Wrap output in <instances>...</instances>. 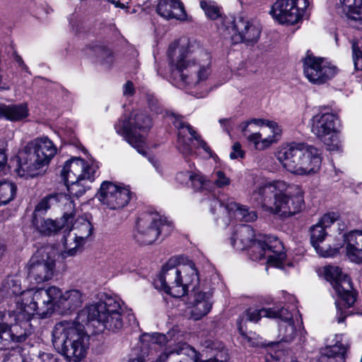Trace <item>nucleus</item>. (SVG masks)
Here are the masks:
<instances>
[{
	"mask_svg": "<svg viewBox=\"0 0 362 362\" xmlns=\"http://www.w3.org/2000/svg\"><path fill=\"white\" fill-rule=\"evenodd\" d=\"M168 54L171 59L172 74L181 85L195 87L203 86L211 74V57L209 53L192 45L178 47L175 41L169 46Z\"/></svg>",
	"mask_w": 362,
	"mask_h": 362,
	"instance_id": "f257e3e1",
	"label": "nucleus"
},
{
	"mask_svg": "<svg viewBox=\"0 0 362 362\" xmlns=\"http://www.w3.org/2000/svg\"><path fill=\"white\" fill-rule=\"evenodd\" d=\"M253 196L263 207L282 217L299 213L304 206L302 188L281 180L265 184Z\"/></svg>",
	"mask_w": 362,
	"mask_h": 362,
	"instance_id": "f03ea898",
	"label": "nucleus"
},
{
	"mask_svg": "<svg viewBox=\"0 0 362 362\" xmlns=\"http://www.w3.org/2000/svg\"><path fill=\"white\" fill-rule=\"evenodd\" d=\"M232 245L238 250L249 248L252 260L258 261L263 258L273 267H281L286 257L281 242L273 235H259L255 238L253 229L249 225L241 224L231 238Z\"/></svg>",
	"mask_w": 362,
	"mask_h": 362,
	"instance_id": "7ed1b4c3",
	"label": "nucleus"
},
{
	"mask_svg": "<svg viewBox=\"0 0 362 362\" xmlns=\"http://www.w3.org/2000/svg\"><path fill=\"white\" fill-rule=\"evenodd\" d=\"M85 324L78 319L62 320L52 330V343L66 362H81L85 358L89 346V336L85 331Z\"/></svg>",
	"mask_w": 362,
	"mask_h": 362,
	"instance_id": "20e7f679",
	"label": "nucleus"
},
{
	"mask_svg": "<svg viewBox=\"0 0 362 362\" xmlns=\"http://www.w3.org/2000/svg\"><path fill=\"white\" fill-rule=\"evenodd\" d=\"M276 158L290 173L310 176L320 171L322 157L320 150L303 142H291L281 145Z\"/></svg>",
	"mask_w": 362,
	"mask_h": 362,
	"instance_id": "39448f33",
	"label": "nucleus"
},
{
	"mask_svg": "<svg viewBox=\"0 0 362 362\" xmlns=\"http://www.w3.org/2000/svg\"><path fill=\"white\" fill-rule=\"evenodd\" d=\"M57 153V148L47 137L37 138L27 144L18 156L16 172L19 177H33L43 171Z\"/></svg>",
	"mask_w": 362,
	"mask_h": 362,
	"instance_id": "423d86ee",
	"label": "nucleus"
},
{
	"mask_svg": "<svg viewBox=\"0 0 362 362\" xmlns=\"http://www.w3.org/2000/svg\"><path fill=\"white\" fill-rule=\"evenodd\" d=\"M25 314L17 307L8 314L0 311V349L23 342L34 332L31 319H27Z\"/></svg>",
	"mask_w": 362,
	"mask_h": 362,
	"instance_id": "0eeeda50",
	"label": "nucleus"
},
{
	"mask_svg": "<svg viewBox=\"0 0 362 362\" xmlns=\"http://www.w3.org/2000/svg\"><path fill=\"white\" fill-rule=\"evenodd\" d=\"M324 275L340 298V303H335L337 310L336 319L338 323H341L348 315H351L354 313L343 310L340 307V304L344 308L355 307L357 303L358 292L354 289L350 278L343 274L339 267L332 265L325 267Z\"/></svg>",
	"mask_w": 362,
	"mask_h": 362,
	"instance_id": "6e6552de",
	"label": "nucleus"
},
{
	"mask_svg": "<svg viewBox=\"0 0 362 362\" xmlns=\"http://www.w3.org/2000/svg\"><path fill=\"white\" fill-rule=\"evenodd\" d=\"M58 287L52 286L47 289L24 291L21 297L16 299V307L25 314L27 319L37 315L41 318L50 315L54 309Z\"/></svg>",
	"mask_w": 362,
	"mask_h": 362,
	"instance_id": "1a4fd4ad",
	"label": "nucleus"
},
{
	"mask_svg": "<svg viewBox=\"0 0 362 362\" xmlns=\"http://www.w3.org/2000/svg\"><path fill=\"white\" fill-rule=\"evenodd\" d=\"M262 317L269 318H279L281 322L279 325V336L281 337V341L290 342L294 339L296 334V329L293 324L292 315L288 311L281 308L276 309L275 308L252 309L249 308L240 317L238 320V329L239 333L246 339L250 341V337L243 330V322L250 321L257 322Z\"/></svg>",
	"mask_w": 362,
	"mask_h": 362,
	"instance_id": "9d476101",
	"label": "nucleus"
},
{
	"mask_svg": "<svg viewBox=\"0 0 362 362\" xmlns=\"http://www.w3.org/2000/svg\"><path fill=\"white\" fill-rule=\"evenodd\" d=\"M172 223L156 212H144L136 219L133 231L134 240L140 245L155 243L160 235L168 236L173 230Z\"/></svg>",
	"mask_w": 362,
	"mask_h": 362,
	"instance_id": "9b49d317",
	"label": "nucleus"
},
{
	"mask_svg": "<svg viewBox=\"0 0 362 362\" xmlns=\"http://www.w3.org/2000/svg\"><path fill=\"white\" fill-rule=\"evenodd\" d=\"M152 127L151 118L142 111H134L131 116H122L115 124L116 132L122 136L124 139L137 151L145 155L144 149V137L137 134L136 130L146 132Z\"/></svg>",
	"mask_w": 362,
	"mask_h": 362,
	"instance_id": "f8f14e48",
	"label": "nucleus"
},
{
	"mask_svg": "<svg viewBox=\"0 0 362 362\" xmlns=\"http://www.w3.org/2000/svg\"><path fill=\"white\" fill-rule=\"evenodd\" d=\"M221 26L233 35V40L235 42H256L261 33L257 22L244 13L237 16H224L222 18Z\"/></svg>",
	"mask_w": 362,
	"mask_h": 362,
	"instance_id": "ddd939ff",
	"label": "nucleus"
},
{
	"mask_svg": "<svg viewBox=\"0 0 362 362\" xmlns=\"http://www.w3.org/2000/svg\"><path fill=\"white\" fill-rule=\"evenodd\" d=\"M337 115L329 112L326 108L314 115L311 119V132L326 146L328 151H339L341 144L336 134L335 122Z\"/></svg>",
	"mask_w": 362,
	"mask_h": 362,
	"instance_id": "4468645a",
	"label": "nucleus"
},
{
	"mask_svg": "<svg viewBox=\"0 0 362 362\" xmlns=\"http://www.w3.org/2000/svg\"><path fill=\"white\" fill-rule=\"evenodd\" d=\"M54 252L48 247H42L31 257L28 263V278L36 284L50 280L55 272Z\"/></svg>",
	"mask_w": 362,
	"mask_h": 362,
	"instance_id": "2eb2a0df",
	"label": "nucleus"
},
{
	"mask_svg": "<svg viewBox=\"0 0 362 362\" xmlns=\"http://www.w3.org/2000/svg\"><path fill=\"white\" fill-rule=\"evenodd\" d=\"M308 4V0H277L270 14L281 24L294 25L301 20Z\"/></svg>",
	"mask_w": 362,
	"mask_h": 362,
	"instance_id": "dca6fc26",
	"label": "nucleus"
},
{
	"mask_svg": "<svg viewBox=\"0 0 362 362\" xmlns=\"http://www.w3.org/2000/svg\"><path fill=\"white\" fill-rule=\"evenodd\" d=\"M170 118L171 122L177 129V148L184 156H189L192 153L191 148L192 139H194L199 147L204 151L208 153H211V149L207 144L197 134L190 124L183 121L182 117L173 113L170 115Z\"/></svg>",
	"mask_w": 362,
	"mask_h": 362,
	"instance_id": "f3484780",
	"label": "nucleus"
},
{
	"mask_svg": "<svg viewBox=\"0 0 362 362\" xmlns=\"http://www.w3.org/2000/svg\"><path fill=\"white\" fill-rule=\"evenodd\" d=\"M303 72L310 82L322 84L335 75L337 68L325 59L308 53L303 60Z\"/></svg>",
	"mask_w": 362,
	"mask_h": 362,
	"instance_id": "a211bd4d",
	"label": "nucleus"
},
{
	"mask_svg": "<svg viewBox=\"0 0 362 362\" xmlns=\"http://www.w3.org/2000/svg\"><path fill=\"white\" fill-rule=\"evenodd\" d=\"M122 311L119 300L116 298L105 296L95 304L90 305L78 313V319L87 323L100 322L103 317H110Z\"/></svg>",
	"mask_w": 362,
	"mask_h": 362,
	"instance_id": "6ab92c4d",
	"label": "nucleus"
},
{
	"mask_svg": "<svg viewBox=\"0 0 362 362\" xmlns=\"http://www.w3.org/2000/svg\"><path fill=\"white\" fill-rule=\"evenodd\" d=\"M156 284L165 293L175 298L185 295L183 284H181L180 268L175 267V261L173 259H170L163 267Z\"/></svg>",
	"mask_w": 362,
	"mask_h": 362,
	"instance_id": "aec40b11",
	"label": "nucleus"
},
{
	"mask_svg": "<svg viewBox=\"0 0 362 362\" xmlns=\"http://www.w3.org/2000/svg\"><path fill=\"white\" fill-rule=\"evenodd\" d=\"M131 198L130 190L109 181H104L100 186L98 199L112 210L125 206Z\"/></svg>",
	"mask_w": 362,
	"mask_h": 362,
	"instance_id": "412c9836",
	"label": "nucleus"
},
{
	"mask_svg": "<svg viewBox=\"0 0 362 362\" xmlns=\"http://www.w3.org/2000/svg\"><path fill=\"white\" fill-rule=\"evenodd\" d=\"M98 168L96 164L90 165L81 158H73L65 163L61 175L64 182H76L85 180L92 182Z\"/></svg>",
	"mask_w": 362,
	"mask_h": 362,
	"instance_id": "4be33fe9",
	"label": "nucleus"
},
{
	"mask_svg": "<svg viewBox=\"0 0 362 362\" xmlns=\"http://www.w3.org/2000/svg\"><path fill=\"white\" fill-rule=\"evenodd\" d=\"M176 354L180 356L178 362H227L226 360L219 361L216 358L201 360L197 351L186 343L178 344L173 349L161 354L156 362H165L170 355Z\"/></svg>",
	"mask_w": 362,
	"mask_h": 362,
	"instance_id": "5701e85b",
	"label": "nucleus"
},
{
	"mask_svg": "<svg viewBox=\"0 0 362 362\" xmlns=\"http://www.w3.org/2000/svg\"><path fill=\"white\" fill-rule=\"evenodd\" d=\"M84 295L80 290L73 288L62 292L58 288L55 305L62 313L73 312L82 305Z\"/></svg>",
	"mask_w": 362,
	"mask_h": 362,
	"instance_id": "b1692460",
	"label": "nucleus"
},
{
	"mask_svg": "<svg viewBox=\"0 0 362 362\" xmlns=\"http://www.w3.org/2000/svg\"><path fill=\"white\" fill-rule=\"evenodd\" d=\"M156 11L159 16L168 20L184 21L187 17L184 5L179 0H159Z\"/></svg>",
	"mask_w": 362,
	"mask_h": 362,
	"instance_id": "393cba45",
	"label": "nucleus"
},
{
	"mask_svg": "<svg viewBox=\"0 0 362 362\" xmlns=\"http://www.w3.org/2000/svg\"><path fill=\"white\" fill-rule=\"evenodd\" d=\"M344 237L348 258L353 262L362 263V231L353 230Z\"/></svg>",
	"mask_w": 362,
	"mask_h": 362,
	"instance_id": "a878e982",
	"label": "nucleus"
},
{
	"mask_svg": "<svg viewBox=\"0 0 362 362\" xmlns=\"http://www.w3.org/2000/svg\"><path fill=\"white\" fill-rule=\"evenodd\" d=\"M181 273V284H183L185 295L189 288L194 290L199 284V273L194 262L187 260L186 263L180 265Z\"/></svg>",
	"mask_w": 362,
	"mask_h": 362,
	"instance_id": "bb28decb",
	"label": "nucleus"
},
{
	"mask_svg": "<svg viewBox=\"0 0 362 362\" xmlns=\"http://www.w3.org/2000/svg\"><path fill=\"white\" fill-rule=\"evenodd\" d=\"M347 349V344L337 340L334 344L322 349L318 362H345Z\"/></svg>",
	"mask_w": 362,
	"mask_h": 362,
	"instance_id": "cd10ccee",
	"label": "nucleus"
},
{
	"mask_svg": "<svg viewBox=\"0 0 362 362\" xmlns=\"http://www.w3.org/2000/svg\"><path fill=\"white\" fill-rule=\"evenodd\" d=\"M215 204L219 205V209L222 212L229 211L228 216L232 214L235 218L240 221H254L257 219V214L253 211H249L247 206L239 205L235 202H230L226 206H221L218 201L215 200Z\"/></svg>",
	"mask_w": 362,
	"mask_h": 362,
	"instance_id": "c85d7f7f",
	"label": "nucleus"
},
{
	"mask_svg": "<svg viewBox=\"0 0 362 362\" xmlns=\"http://www.w3.org/2000/svg\"><path fill=\"white\" fill-rule=\"evenodd\" d=\"M325 229L318 223L310 228V243L316 251L325 257L333 256L337 252V250L334 251L324 250L322 247L320 246V243H322L327 236Z\"/></svg>",
	"mask_w": 362,
	"mask_h": 362,
	"instance_id": "c756f323",
	"label": "nucleus"
},
{
	"mask_svg": "<svg viewBox=\"0 0 362 362\" xmlns=\"http://www.w3.org/2000/svg\"><path fill=\"white\" fill-rule=\"evenodd\" d=\"M210 296L209 293L204 292H199L196 294L194 304L191 311V316L194 320H200L211 309Z\"/></svg>",
	"mask_w": 362,
	"mask_h": 362,
	"instance_id": "7c9ffc66",
	"label": "nucleus"
},
{
	"mask_svg": "<svg viewBox=\"0 0 362 362\" xmlns=\"http://www.w3.org/2000/svg\"><path fill=\"white\" fill-rule=\"evenodd\" d=\"M93 226L87 216H79L72 225V233L74 238H79L84 243L93 233Z\"/></svg>",
	"mask_w": 362,
	"mask_h": 362,
	"instance_id": "2f4dec72",
	"label": "nucleus"
},
{
	"mask_svg": "<svg viewBox=\"0 0 362 362\" xmlns=\"http://www.w3.org/2000/svg\"><path fill=\"white\" fill-rule=\"evenodd\" d=\"M29 115L26 103L6 105L5 119L11 122H20Z\"/></svg>",
	"mask_w": 362,
	"mask_h": 362,
	"instance_id": "473e14b6",
	"label": "nucleus"
},
{
	"mask_svg": "<svg viewBox=\"0 0 362 362\" xmlns=\"http://www.w3.org/2000/svg\"><path fill=\"white\" fill-rule=\"evenodd\" d=\"M281 135L272 134L271 136L262 139V134L259 132L251 133L247 136V141L252 144L256 150L263 151L269 148L273 144L277 142Z\"/></svg>",
	"mask_w": 362,
	"mask_h": 362,
	"instance_id": "72a5a7b5",
	"label": "nucleus"
},
{
	"mask_svg": "<svg viewBox=\"0 0 362 362\" xmlns=\"http://www.w3.org/2000/svg\"><path fill=\"white\" fill-rule=\"evenodd\" d=\"M90 54H93L98 63L105 67H110L113 62L114 57L110 49L102 44H96L90 47Z\"/></svg>",
	"mask_w": 362,
	"mask_h": 362,
	"instance_id": "f704fd0d",
	"label": "nucleus"
},
{
	"mask_svg": "<svg viewBox=\"0 0 362 362\" xmlns=\"http://www.w3.org/2000/svg\"><path fill=\"white\" fill-rule=\"evenodd\" d=\"M33 225L42 234L49 235L57 232L60 226L52 219H45L42 216H33Z\"/></svg>",
	"mask_w": 362,
	"mask_h": 362,
	"instance_id": "c9c22d12",
	"label": "nucleus"
},
{
	"mask_svg": "<svg viewBox=\"0 0 362 362\" xmlns=\"http://www.w3.org/2000/svg\"><path fill=\"white\" fill-rule=\"evenodd\" d=\"M85 243L79 238H74V234L70 232L67 236L64 237V250L62 253V257L66 258L76 255Z\"/></svg>",
	"mask_w": 362,
	"mask_h": 362,
	"instance_id": "e433bc0d",
	"label": "nucleus"
},
{
	"mask_svg": "<svg viewBox=\"0 0 362 362\" xmlns=\"http://www.w3.org/2000/svg\"><path fill=\"white\" fill-rule=\"evenodd\" d=\"M101 323L105 329L113 332H116L122 329L124 326L122 311L113 314L110 317H103L102 320L98 322Z\"/></svg>",
	"mask_w": 362,
	"mask_h": 362,
	"instance_id": "4c0bfd02",
	"label": "nucleus"
},
{
	"mask_svg": "<svg viewBox=\"0 0 362 362\" xmlns=\"http://www.w3.org/2000/svg\"><path fill=\"white\" fill-rule=\"evenodd\" d=\"M16 193V186L7 181L0 182V205H5L12 201Z\"/></svg>",
	"mask_w": 362,
	"mask_h": 362,
	"instance_id": "58836bf2",
	"label": "nucleus"
},
{
	"mask_svg": "<svg viewBox=\"0 0 362 362\" xmlns=\"http://www.w3.org/2000/svg\"><path fill=\"white\" fill-rule=\"evenodd\" d=\"M58 197L56 195L50 194L43 198L35 206L33 216H42V215L49 209L52 205L57 204Z\"/></svg>",
	"mask_w": 362,
	"mask_h": 362,
	"instance_id": "ea45409f",
	"label": "nucleus"
},
{
	"mask_svg": "<svg viewBox=\"0 0 362 362\" xmlns=\"http://www.w3.org/2000/svg\"><path fill=\"white\" fill-rule=\"evenodd\" d=\"M200 7L204 11L207 18L211 20H216L221 17L220 8L214 1L202 0Z\"/></svg>",
	"mask_w": 362,
	"mask_h": 362,
	"instance_id": "a19ab883",
	"label": "nucleus"
},
{
	"mask_svg": "<svg viewBox=\"0 0 362 362\" xmlns=\"http://www.w3.org/2000/svg\"><path fill=\"white\" fill-rule=\"evenodd\" d=\"M352 52L355 69L362 70V38L352 42Z\"/></svg>",
	"mask_w": 362,
	"mask_h": 362,
	"instance_id": "79ce46f5",
	"label": "nucleus"
},
{
	"mask_svg": "<svg viewBox=\"0 0 362 362\" xmlns=\"http://www.w3.org/2000/svg\"><path fill=\"white\" fill-rule=\"evenodd\" d=\"M343 11L347 14L360 13L362 8V0H340Z\"/></svg>",
	"mask_w": 362,
	"mask_h": 362,
	"instance_id": "37998d69",
	"label": "nucleus"
},
{
	"mask_svg": "<svg viewBox=\"0 0 362 362\" xmlns=\"http://www.w3.org/2000/svg\"><path fill=\"white\" fill-rule=\"evenodd\" d=\"M181 177H185L191 182L192 186L197 190L201 189L204 184V179L200 174L193 173L192 172H186L179 175V179Z\"/></svg>",
	"mask_w": 362,
	"mask_h": 362,
	"instance_id": "c03bdc74",
	"label": "nucleus"
},
{
	"mask_svg": "<svg viewBox=\"0 0 362 362\" xmlns=\"http://www.w3.org/2000/svg\"><path fill=\"white\" fill-rule=\"evenodd\" d=\"M5 286L8 288V292L14 295L22 296L24 291H21L20 281L15 276H8L5 281Z\"/></svg>",
	"mask_w": 362,
	"mask_h": 362,
	"instance_id": "a18cd8bd",
	"label": "nucleus"
},
{
	"mask_svg": "<svg viewBox=\"0 0 362 362\" xmlns=\"http://www.w3.org/2000/svg\"><path fill=\"white\" fill-rule=\"evenodd\" d=\"M250 122H251V124L253 123L257 126L268 127L271 130V132L276 135H281V129L276 122L262 119H252L250 120Z\"/></svg>",
	"mask_w": 362,
	"mask_h": 362,
	"instance_id": "49530a36",
	"label": "nucleus"
},
{
	"mask_svg": "<svg viewBox=\"0 0 362 362\" xmlns=\"http://www.w3.org/2000/svg\"><path fill=\"white\" fill-rule=\"evenodd\" d=\"M81 182L82 181H78L76 182H64L70 195L79 197L86 192L84 184L81 183Z\"/></svg>",
	"mask_w": 362,
	"mask_h": 362,
	"instance_id": "de8ad7c7",
	"label": "nucleus"
},
{
	"mask_svg": "<svg viewBox=\"0 0 362 362\" xmlns=\"http://www.w3.org/2000/svg\"><path fill=\"white\" fill-rule=\"evenodd\" d=\"M64 198L66 202L64 203V213L63 217L65 218L66 223H69L72 221V218L75 216V204L70 197L65 196Z\"/></svg>",
	"mask_w": 362,
	"mask_h": 362,
	"instance_id": "09e8293b",
	"label": "nucleus"
},
{
	"mask_svg": "<svg viewBox=\"0 0 362 362\" xmlns=\"http://www.w3.org/2000/svg\"><path fill=\"white\" fill-rule=\"evenodd\" d=\"M215 200L220 203L221 206H226L228 203L224 204L223 202L218 198L212 197L209 201L210 211L213 214H216L218 218L228 216L229 211L222 212L219 209V205L215 204Z\"/></svg>",
	"mask_w": 362,
	"mask_h": 362,
	"instance_id": "8fccbe9b",
	"label": "nucleus"
},
{
	"mask_svg": "<svg viewBox=\"0 0 362 362\" xmlns=\"http://www.w3.org/2000/svg\"><path fill=\"white\" fill-rule=\"evenodd\" d=\"M214 184L218 187H223L228 186L230 183V179L221 170L215 171L212 175Z\"/></svg>",
	"mask_w": 362,
	"mask_h": 362,
	"instance_id": "3c124183",
	"label": "nucleus"
},
{
	"mask_svg": "<svg viewBox=\"0 0 362 362\" xmlns=\"http://www.w3.org/2000/svg\"><path fill=\"white\" fill-rule=\"evenodd\" d=\"M146 100L151 110L156 114H160L163 112V107L153 93H146Z\"/></svg>",
	"mask_w": 362,
	"mask_h": 362,
	"instance_id": "603ef678",
	"label": "nucleus"
},
{
	"mask_svg": "<svg viewBox=\"0 0 362 362\" xmlns=\"http://www.w3.org/2000/svg\"><path fill=\"white\" fill-rule=\"evenodd\" d=\"M338 218V215L335 213H329L325 214L318 221V223L323 226L324 228L329 227Z\"/></svg>",
	"mask_w": 362,
	"mask_h": 362,
	"instance_id": "864d4df0",
	"label": "nucleus"
},
{
	"mask_svg": "<svg viewBox=\"0 0 362 362\" xmlns=\"http://www.w3.org/2000/svg\"><path fill=\"white\" fill-rule=\"evenodd\" d=\"M244 151L241 149L240 144L236 142L232 146V152L230 153V158L231 159L243 158L244 156Z\"/></svg>",
	"mask_w": 362,
	"mask_h": 362,
	"instance_id": "5fc2aeb1",
	"label": "nucleus"
},
{
	"mask_svg": "<svg viewBox=\"0 0 362 362\" xmlns=\"http://www.w3.org/2000/svg\"><path fill=\"white\" fill-rule=\"evenodd\" d=\"M34 362H54L55 359L47 353H39L36 358L32 359Z\"/></svg>",
	"mask_w": 362,
	"mask_h": 362,
	"instance_id": "6e6d98bb",
	"label": "nucleus"
},
{
	"mask_svg": "<svg viewBox=\"0 0 362 362\" xmlns=\"http://www.w3.org/2000/svg\"><path fill=\"white\" fill-rule=\"evenodd\" d=\"M152 341L155 344L165 345L167 341V337L165 334L160 333H154L152 336Z\"/></svg>",
	"mask_w": 362,
	"mask_h": 362,
	"instance_id": "4d7b16f0",
	"label": "nucleus"
},
{
	"mask_svg": "<svg viewBox=\"0 0 362 362\" xmlns=\"http://www.w3.org/2000/svg\"><path fill=\"white\" fill-rule=\"evenodd\" d=\"M134 93V84L128 81L123 86V94L127 96H132Z\"/></svg>",
	"mask_w": 362,
	"mask_h": 362,
	"instance_id": "13d9d810",
	"label": "nucleus"
},
{
	"mask_svg": "<svg viewBox=\"0 0 362 362\" xmlns=\"http://www.w3.org/2000/svg\"><path fill=\"white\" fill-rule=\"evenodd\" d=\"M218 122L222 126L223 130L225 132H226L228 134H229L230 133L229 126L230 124V119H227V118L220 119L218 120Z\"/></svg>",
	"mask_w": 362,
	"mask_h": 362,
	"instance_id": "bf43d9fd",
	"label": "nucleus"
},
{
	"mask_svg": "<svg viewBox=\"0 0 362 362\" xmlns=\"http://www.w3.org/2000/svg\"><path fill=\"white\" fill-rule=\"evenodd\" d=\"M7 162V157L3 148H0V171L4 168Z\"/></svg>",
	"mask_w": 362,
	"mask_h": 362,
	"instance_id": "052dcab7",
	"label": "nucleus"
},
{
	"mask_svg": "<svg viewBox=\"0 0 362 362\" xmlns=\"http://www.w3.org/2000/svg\"><path fill=\"white\" fill-rule=\"evenodd\" d=\"M251 124V122H250V120L248 121H246V122H244L243 123H241L239 126L240 130L242 131V133H243V136H245V138L247 137V136H248V134H247V127L248 126Z\"/></svg>",
	"mask_w": 362,
	"mask_h": 362,
	"instance_id": "680f3d73",
	"label": "nucleus"
},
{
	"mask_svg": "<svg viewBox=\"0 0 362 362\" xmlns=\"http://www.w3.org/2000/svg\"><path fill=\"white\" fill-rule=\"evenodd\" d=\"M148 160L153 165L156 170L158 173H160L159 161L154 157H149Z\"/></svg>",
	"mask_w": 362,
	"mask_h": 362,
	"instance_id": "e2e57ef3",
	"label": "nucleus"
},
{
	"mask_svg": "<svg viewBox=\"0 0 362 362\" xmlns=\"http://www.w3.org/2000/svg\"><path fill=\"white\" fill-rule=\"evenodd\" d=\"M15 61H16V62L18 64V65L20 67H21L22 69H27L26 65L25 64V63H24V62H23V59H22L20 56L16 55V56L15 57Z\"/></svg>",
	"mask_w": 362,
	"mask_h": 362,
	"instance_id": "0e129e2a",
	"label": "nucleus"
},
{
	"mask_svg": "<svg viewBox=\"0 0 362 362\" xmlns=\"http://www.w3.org/2000/svg\"><path fill=\"white\" fill-rule=\"evenodd\" d=\"M6 104L0 103V119H5Z\"/></svg>",
	"mask_w": 362,
	"mask_h": 362,
	"instance_id": "69168bd1",
	"label": "nucleus"
},
{
	"mask_svg": "<svg viewBox=\"0 0 362 362\" xmlns=\"http://www.w3.org/2000/svg\"><path fill=\"white\" fill-rule=\"evenodd\" d=\"M186 173V172H181V173H177V175H176V180H177L178 182H180L182 183V184H183V183H187V182L189 181V179H186V177H181V178H180V179H179V177H179V175H180V174H182V173Z\"/></svg>",
	"mask_w": 362,
	"mask_h": 362,
	"instance_id": "338daca9",
	"label": "nucleus"
},
{
	"mask_svg": "<svg viewBox=\"0 0 362 362\" xmlns=\"http://www.w3.org/2000/svg\"><path fill=\"white\" fill-rule=\"evenodd\" d=\"M129 362H145L144 359L141 357L134 358L129 361Z\"/></svg>",
	"mask_w": 362,
	"mask_h": 362,
	"instance_id": "774afa93",
	"label": "nucleus"
}]
</instances>
